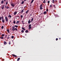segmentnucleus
Masks as SVG:
<instances>
[{
	"instance_id": "51",
	"label": "nucleus",
	"mask_w": 61,
	"mask_h": 61,
	"mask_svg": "<svg viewBox=\"0 0 61 61\" xmlns=\"http://www.w3.org/2000/svg\"><path fill=\"white\" fill-rule=\"evenodd\" d=\"M5 1H6V0H4V1H3L4 2H4H5Z\"/></svg>"
},
{
	"instance_id": "63",
	"label": "nucleus",
	"mask_w": 61,
	"mask_h": 61,
	"mask_svg": "<svg viewBox=\"0 0 61 61\" xmlns=\"http://www.w3.org/2000/svg\"><path fill=\"white\" fill-rule=\"evenodd\" d=\"M31 4H30V6H31Z\"/></svg>"
},
{
	"instance_id": "39",
	"label": "nucleus",
	"mask_w": 61,
	"mask_h": 61,
	"mask_svg": "<svg viewBox=\"0 0 61 61\" xmlns=\"http://www.w3.org/2000/svg\"><path fill=\"white\" fill-rule=\"evenodd\" d=\"M50 3V1H48V4H49V3Z\"/></svg>"
},
{
	"instance_id": "18",
	"label": "nucleus",
	"mask_w": 61,
	"mask_h": 61,
	"mask_svg": "<svg viewBox=\"0 0 61 61\" xmlns=\"http://www.w3.org/2000/svg\"><path fill=\"white\" fill-rule=\"evenodd\" d=\"M2 21L3 23L5 22V21L4 20V19H3V20H2Z\"/></svg>"
},
{
	"instance_id": "41",
	"label": "nucleus",
	"mask_w": 61,
	"mask_h": 61,
	"mask_svg": "<svg viewBox=\"0 0 61 61\" xmlns=\"http://www.w3.org/2000/svg\"><path fill=\"white\" fill-rule=\"evenodd\" d=\"M1 18L2 19V20H3V19H3V16H2V17H1Z\"/></svg>"
},
{
	"instance_id": "14",
	"label": "nucleus",
	"mask_w": 61,
	"mask_h": 61,
	"mask_svg": "<svg viewBox=\"0 0 61 61\" xmlns=\"http://www.w3.org/2000/svg\"><path fill=\"white\" fill-rule=\"evenodd\" d=\"M20 22L19 21H17V22H16V24H18V23H19Z\"/></svg>"
},
{
	"instance_id": "6",
	"label": "nucleus",
	"mask_w": 61,
	"mask_h": 61,
	"mask_svg": "<svg viewBox=\"0 0 61 61\" xmlns=\"http://www.w3.org/2000/svg\"><path fill=\"white\" fill-rule=\"evenodd\" d=\"M31 22V20H30V19L28 21V24H30Z\"/></svg>"
},
{
	"instance_id": "21",
	"label": "nucleus",
	"mask_w": 61,
	"mask_h": 61,
	"mask_svg": "<svg viewBox=\"0 0 61 61\" xmlns=\"http://www.w3.org/2000/svg\"><path fill=\"white\" fill-rule=\"evenodd\" d=\"M34 0H32V1H31V3H30V4H32V3H33V2L34 1Z\"/></svg>"
},
{
	"instance_id": "2",
	"label": "nucleus",
	"mask_w": 61,
	"mask_h": 61,
	"mask_svg": "<svg viewBox=\"0 0 61 61\" xmlns=\"http://www.w3.org/2000/svg\"><path fill=\"white\" fill-rule=\"evenodd\" d=\"M29 29H31L32 28V27H31V24H30L29 26Z\"/></svg>"
},
{
	"instance_id": "19",
	"label": "nucleus",
	"mask_w": 61,
	"mask_h": 61,
	"mask_svg": "<svg viewBox=\"0 0 61 61\" xmlns=\"http://www.w3.org/2000/svg\"><path fill=\"white\" fill-rule=\"evenodd\" d=\"M20 17L22 19V18H23V16L22 15H20Z\"/></svg>"
},
{
	"instance_id": "56",
	"label": "nucleus",
	"mask_w": 61,
	"mask_h": 61,
	"mask_svg": "<svg viewBox=\"0 0 61 61\" xmlns=\"http://www.w3.org/2000/svg\"><path fill=\"white\" fill-rule=\"evenodd\" d=\"M10 22H11V23H12V22L11 21V20H10Z\"/></svg>"
},
{
	"instance_id": "36",
	"label": "nucleus",
	"mask_w": 61,
	"mask_h": 61,
	"mask_svg": "<svg viewBox=\"0 0 61 61\" xmlns=\"http://www.w3.org/2000/svg\"><path fill=\"white\" fill-rule=\"evenodd\" d=\"M1 28L2 29H3L4 28V26H2Z\"/></svg>"
},
{
	"instance_id": "55",
	"label": "nucleus",
	"mask_w": 61,
	"mask_h": 61,
	"mask_svg": "<svg viewBox=\"0 0 61 61\" xmlns=\"http://www.w3.org/2000/svg\"><path fill=\"white\" fill-rule=\"evenodd\" d=\"M6 5H5V8H6Z\"/></svg>"
},
{
	"instance_id": "26",
	"label": "nucleus",
	"mask_w": 61,
	"mask_h": 61,
	"mask_svg": "<svg viewBox=\"0 0 61 61\" xmlns=\"http://www.w3.org/2000/svg\"><path fill=\"white\" fill-rule=\"evenodd\" d=\"M15 27H16V28H17V27H18V26L17 25H15Z\"/></svg>"
},
{
	"instance_id": "44",
	"label": "nucleus",
	"mask_w": 61,
	"mask_h": 61,
	"mask_svg": "<svg viewBox=\"0 0 61 61\" xmlns=\"http://www.w3.org/2000/svg\"><path fill=\"white\" fill-rule=\"evenodd\" d=\"M16 17H19V15L17 16H16Z\"/></svg>"
},
{
	"instance_id": "38",
	"label": "nucleus",
	"mask_w": 61,
	"mask_h": 61,
	"mask_svg": "<svg viewBox=\"0 0 61 61\" xmlns=\"http://www.w3.org/2000/svg\"><path fill=\"white\" fill-rule=\"evenodd\" d=\"M7 35H5V36L6 38L7 37Z\"/></svg>"
},
{
	"instance_id": "33",
	"label": "nucleus",
	"mask_w": 61,
	"mask_h": 61,
	"mask_svg": "<svg viewBox=\"0 0 61 61\" xmlns=\"http://www.w3.org/2000/svg\"><path fill=\"white\" fill-rule=\"evenodd\" d=\"M54 2H55V0H52L53 3H54Z\"/></svg>"
},
{
	"instance_id": "62",
	"label": "nucleus",
	"mask_w": 61,
	"mask_h": 61,
	"mask_svg": "<svg viewBox=\"0 0 61 61\" xmlns=\"http://www.w3.org/2000/svg\"><path fill=\"white\" fill-rule=\"evenodd\" d=\"M56 2L57 1V0H55Z\"/></svg>"
},
{
	"instance_id": "60",
	"label": "nucleus",
	"mask_w": 61,
	"mask_h": 61,
	"mask_svg": "<svg viewBox=\"0 0 61 61\" xmlns=\"http://www.w3.org/2000/svg\"><path fill=\"white\" fill-rule=\"evenodd\" d=\"M44 0L45 2H46V0Z\"/></svg>"
},
{
	"instance_id": "28",
	"label": "nucleus",
	"mask_w": 61,
	"mask_h": 61,
	"mask_svg": "<svg viewBox=\"0 0 61 61\" xmlns=\"http://www.w3.org/2000/svg\"><path fill=\"white\" fill-rule=\"evenodd\" d=\"M14 36H11V38H12V39L14 38Z\"/></svg>"
},
{
	"instance_id": "8",
	"label": "nucleus",
	"mask_w": 61,
	"mask_h": 61,
	"mask_svg": "<svg viewBox=\"0 0 61 61\" xmlns=\"http://www.w3.org/2000/svg\"><path fill=\"white\" fill-rule=\"evenodd\" d=\"M16 14H17V12L15 11L14 13V15H15Z\"/></svg>"
},
{
	"instance_id": "4",
	"label": "nucleus",
	"mask_w": 61,
	"mask_h": 61,
	"mask_svg": "<svg viewBox=\"0 0 61 61\" xmlns=\"http://www.w3.org/2000/svg\"><path fill=\"white\" fill-rule=\"evenodd\" d=\"M29 10H27L26 12V13L27 14L29 13Z\"/></svg>"
},
{
	"instance_id": "52",
	"label": "nucleus",
	"mask_w": 61,
	"mask_h": 61,
	"mask_svg": "<svg viewBox=\"0 0 61 61\" xmlns=\"http://www.w3.org/2000/svg\"><path fill=\"white\" fill-rule=\"evenodd\" d=\"M30 15L31 16H32V14H30Z\"/></svg>"
},
{
	"instance_id": "11",
	"label": "nucleus",
	"mask_w": 61,
	"mask_h": 61,
	"mask_svg": "<svg viewBox=\"0 0 61 61\" xmlns=\"http://www.w3.org/2000/svg\"><path fill=\"white\" fill-rule=\"evenodd\" d=\"M4 3V1L3 0H2L1 1V3L2 4H3Z\"/></svg>"
},
{
	"instance_id": "9",
	"label": "nucleus",
	"mask_w": 61,
	"mask_h": 61,
	"mask_svg": "<svg viewBox=\"0 0 61 61\" xmlns=\"http://www.w3.org/2000/svg\"><path fill=\"white\" fill-rule=\"evenodd\" d=\"M4 45H6V44H7V43L6 41H4Z\"/></svg>"
},
{
	"instance_id": "37",
	"label": "nucleus",
	"mask_w": 61,
	"mask_h": 61,
	"mask_svg": "<svg viewBox=\"0 0 61 61\" xmlns=\"http://www.w3.org/2000/svg\"><path fill=\"white\" fill-rule=\"evenodd\" d=\"M7 39H9V36H8V37H7Z\"/></svg>"
},
{
	"instance_id": "40",
	"label": "nucleus",
	"mask_w": 61,
	"mask_h": 61,
	"mask_svg": "<svg viewBox=\"0 0 61 61\" xmlns=\"http://www.w3.org/2000/svg\"><path fill=\"white\" fill-rule=\"evenodd\" d=\"M15 30V28L13 30H12L13 31H14Z\"/></svg>"
},
{
	"instance_id": "48",
	"label": "nucleus",
	"mask_w": 61,
	"mask_h": 61,
	"mask_svg": "<svg viewBox=\"0 0 61 61\" xmlns=\"http://www.w3.org/2000/svg\"><path fill=\"white\" fill-rule=\"evenodd\" d=\"M15 30H16V31H17V29L16 28H15Z\"/></svg>"
},
{
	"instance_id": "17",
	"label": "nucleus",
	"mask_w": 61,
	"mask_h": 61,
	"mask_svg": "<svg viewBox=\"0 0 61 61\" xmlns=\"http://www.w3.org/2000/svg\"><path fill=\"white\" fill-rule=\"evenodd\" d=\"M7 32L8 33H10V32H9V30H7Z\"/></svg>"
},
{
	"instance_id": "32",
	"label": "nucleus",
	"mask_w": 61,
	"mask_h": 61,
	"mask_svg": "<svg viewBox=\"0 0 61 61\" xmlns=\"http://www.w3.org/2000/svg\"><path fill=\"white\" fill-rule=\"evenodd\" d=\"M15 20H14V21H13V23L14 24H15Z\"/></svg>"
},
{
	"instance_id": "22",
	"label": "nucleus",
	"mask_w": 61,
	"mask_h": 61,
	"mask_svg": "<svg viewBox=\"0 0 61 61\" xmlns=\"http://www.w3.org/2000/svg\"><path fill=\"white\" fill-rule=\"evenodd\" d=\"M24 1H23L21 3L22 5H23V4H24Z\"/></svg>"
},
{
	"instance_id": "49",
	"label": "nucleus",
	"mask_w": 61,
	"mask_h": 61,
	"mask_svg": "<svg viewBox=\"0 0 61 61\" xmlns=\"http://www.w3.org/2000/svg\"><path fill=\"white\" fill-rule=\"evenodd\" d=\"M43 3H46V2L45 1H43Z\"/></svg>"
},
{
	"instance_id": "25",
	"label": "nucleus",
	"mask_w": 61,
	"mask_h": 61,
	"mask_svg": "<svg viewBox=\"0 0 61 61\" xmlns=\"http://www.w3.org/2000/svg\"><path fill=\"white\" fill-rule=\"evenodd\" d=\"M28 31L27 30L25 31V32L26 33H28Z\"/></svg>"
},
{
	"instance_id": "7",
	"label": "nucleus",
	"mask_w": 61,
	"mask_h": 61,
	"mask_svg": "<svg viewBox=\"0 0 61 61\" xmlns=\"http://www.w3.org/2000/svg\"><path fill=\"white\" fill-rule=\"evenodd\" d=\"M33 20H34V18H32L31 19V23H32V22H33Z\"/></svg>"
},
{
	"instance_id": "46",
	"label": "nucleus",
	"mask_w": 61,
	"mask_h": 61,
	"mask_svg": "<svg viewBox=\"0 0 61 61\" xmlns=\"http://www.w3.org/2000/svg\"><path fill=\"white\" fill-rule=\"evenodd\" d=\"M22 24H24V23H23V22H24V21H22Z\"/></svg>"
},
{
	"instance_id": "50",
	"label": "nucleus",
	"mask_w": 61,
	"mask_h": 61,
	"mask_svg": "<svg viewBox=\"0 0 61 61\" xmlns=\"http://www.w3.org/2000/svg\"><path fill=\"white\" fill-rule=\"evenodd\" d=\"M0 20H2V18H1L0 17Z\"/></svg>"
},
{
	"instance_id": "58",
	"label": "nucleus",
	"mask_w": 61,
	"mask_h": 61,
	"mask_svg": "<svg viewBox=\"0 0 61 61\" xmlns=\"http://www.w3.org/2000/svg\"><path fill=\"white\" fill-rule=\"evenodd\" d=\"M21 9H23V7H21Z\"/></svg>"
},
{
	"instance_id": "30",
	"label": "nucleus",
	"mask_w": 61,
	"mask_h": 61,
	"mask_svg": "<svg viewBox=\"0 0 61 61\" xmlns=\"http://www.w3.org/2000/svg\"><path fill=\"white\" fill-rule=\"evenodd\" d=\"M9 8V7L8 6H7V7H6V8L7 9H8V8Z\"/></svg>"
},
{
	"instance_id": "12",
	"label": "nucleus",
	"mask_w": 61,
	"mask_h": 61,
	"mask_svg": "<svg viewBox=\"0 0 61 61\" xmlns=\"http://www.w3.org/2000/svg\"><path fill=\"white\" fill-rule=\"evenodd\" d=\"M46 13H47V12H46V11H45L43 13V14H44V15H45V14H46Z\"/></svg>"
},
{
	"instance_id": "61",
	"label": "nucleus",
	"mask_w": 61,
	"mask_h": 61,
	"mask_svg": "<svg viewBox=\"0 0 61 61\" xmlns=\"http://www.w3.org/2000/svg\"><path fill=\"white\" fill-rule=\"evenodd\" d=\"M8 36H10V35H9Z\"/></svg>"
},
{
	"instance_id": "29",
	"label": "nucleus",
	"mask_w": 61,
	"mask_h": 61,
	"mask_svg": "<svg viewBox=\"0 0 61 61\" xmlns=\"http://www.w3.org/2000/svg\"><path fill=\"white\" fill-rule=\"evenodd\" d=\"M40 10H42V9H43V8L42 7H40Z\"/></svg>"
},
{
	"instance_id": "23",
	"label": "nucleus",
	"mask_w": 61,
	"mask_h": 61,
	"mask_svg": "<svg viewBox=\"0 0 61 61\" xmlns=\"http://www.w3.org/2000/svg\"><path fill=\"white\" fill-rule=\"evenodd\" d=\"M8 17H10V18H11V15H9L8 16Z\"/></svg>"
},
{
	"instance_id": "1",
	"label": "nucleus",
	"mask_w": 61,
	"mask_h": 61,
	"mask_svg": "<svg viewBox=\"0 0 61 61\" xmlns=\"http://www.w3.org/2000/svg\"><path fill=\"white\" fill-rule=\"evenodd\" d=\"M5 20L6 22H8V18H7V17L6 16H5Z\"/></svg>"
},
{
	"instance_id": "34",
	"label": "nucleus",
	"mask_w": 61,
	"mask_h": 61,
	"mask_svg": "<svg viewBox=\"0 0 61 61\" xmlns=\"http://www.w3.org/2000/svg\"><path fill=\"white\" fill-rule=\"evenodd\" d=\"M6 5H7V4H8V1H7L6 2Z\"/></svg>"
},
{
	"instance_id": "27",
	"label": "nucleus",
	"mask_w": 61,
	"mask_h": 61,
	"mask_svg": "<svg viewBox=\"0 0 61 61\" xmlns=\"http://www.w3.org/2000/svg\"><path fill=\"white\" fill-rule=\"evenodd\" d=\"M21 32H22V33H24V30H22L21 31Z\"/></svg>"
},
{
	"instance_id": "10",
	"label": "nucleus",
	"mask_w": 61,
	"mask_h": 61,
	"mask_svg": "<svg viewBox=\"0 0 61 61\" xmlns=\"http://www.w3.org/2000/svg\"><path fill=\"white\" fill-rule=\"evenodd\" d=\"M24 12V10L23 9L21 11V13H23Z\"/></svg>"
},
{
	"instance_id": "54",
	"label": "nucleus",
	"mask_w": 61,
	"mask_h": 61,
	"mask_svg": "<svg viewBox=\"0 0 61 61\" xmlns=\"http://www.w3.org/2000/svg\"><path fill=\"white\" fill-rule=\"evenodd\" d=\"M56 6H55V5H53V6L54 7H55Z\"/></svg>"
},
{
	"instance_id": "59",
	"label": "nucleus",
	"mask_w": 61,
	"mask_h": 61,
	"mask_svg": "<svg viewBox=\"0 0 61 61\" xmlns=\"http://www.w3.org/2000/svg\"><path fill=\"white\" fill-rule=\"evenodd\" d=\"M61 39V38H59V39Z\"/></svg>"
},
{
	"instance_id": "24",
	"label": "nucleus",
	"mask_w": 61,
	"mask_h": 61,
	"mask_svg": "<svg viewBox=\"0 0 61 61\" xmlns=\"http://www.w3.org/2000/svg\"><path fill=\"white\" fill-rule=\"evenodd\" d=\"M0 38L1 39H4V37L2 36L0 37Z\"/></svg>"
},
{
	"instance_id": "20",
	"label": "nucleus",
	"mask_w": 61,
	"mask_h": 61,
	"mask_svg": "<svg viewBox=\"0 0 61 61\" xmlns=\"http://www.w3.org/2000/svg\"><path fill=\"white\" fill-rule=\"evenodd\" d=\"M19 60H20V58H19L17 59V61H19Z\"/></svg>"
},
{
	"instance_id": "15",
	"label": "nucleus",
	"mask_w": 61,
	"mask_h": 61,
	"mask_svg": "<svg viewBox=\"0 0 61 61\" xmlns=\"http://www.w3.org/2000/svg\"><path fill=\"white\" fill-rule=\"evenodd\" d=\"M22 29H23V30H25V29L24 28H23V27H22Z\"/></svg>"
},
{
	"instance_id": "57",
	"label": "nucleus",
	"mask_w": 61,
	"mask_h": 61,
	"mask_svg": "<svg viewBox=\"0 0 61 61\" xmlns=\"http://www.w3.org/2000/svg\"><path fill=\"white\" fill-rule=\"evenodd\" d=\"M25 7H26V6H25V7H24V8H25Z\"/></svg>"
},
{
	"instance_id": "45",
	"label": "nucleus",
	"mask_w": 61,
	"mask_h": 61,
	"mask_svg": "<svg viewBox=\"0 0 61 61\" xmlns=\"http://www.w3.org/2000/svg\"><path fill=\"white\" fill-rule=\"evenodd\" d=\"M50 7H52V5H50Z\"/></svg>"
},
{
	"instance_id": "64",
	"label": "nucleus",
	"mask_w": 61,
	"mask_h": 61,
	"mask_svg": "<svg viewBox=\"0 0 61 61\" xmlns=\"http://www.w3.org/2000/svg\"><path fill=\"white\" fill-rule=\"evenodd\" d=\"M0 35H1V33H0Z\"/></svg>"
},
{
	"instance_id": "3",
	"label": "nucleus",
	"mask_w": 61,
	"mask_h": 61,
	"mask_svg": "<svg viewBox=\"0 0 61 61\" xmlns=\"http://www.w3.org/2000/svg\"><path fill=\"white\" fill-rule=\"evenodd\" d=\"M4 5H2V6H1V9H4Z\"/></svg>"
},
{
	"instance_id": "13",
	"label": "nucleus",
	"mask_w": 61,
	"mask_h": 61,
	"mask_svg": "<svg viewBox=\"0 0 61 61\" xmlns=\"http://www.w3.org/2000/svg\"><path fill=\"white\" fill-rule=\"evenodd\" d=\"M11 6H12V7H14V5L13 4H11Z\"/></svg>"
},
{
	"instance_id": "53",
	"label": "nucleus",
	"mask_w": 61,
	"mask_h": 61,
	"mask_svg": "<svg viewBox=\"0 0 61 61\" xmlns=\"http://www.w3.org/2000/svg\"><path fill=\"white\" fill-rule=\"evenodd\" d=\"M27 0H24V2H25V1H26Z\"/></svg>"
},
{
	"instance_id": "16",
	"label": "nucleus",
	"mask_w": 61,
	"mask_h": 61,
	"mask_svg": "<svg viewBox=\"0 0 61 61\" xmlns=\"http://www.w3.org/2000/svg\"><path fill=\"white\" fill-rule=\"evenodd\" d=\"M15 26H13L12 27V30H13L15 28Z\"/></svg>"
},
{
	"instance_id": "31",
	"label": "nucleus",
	"mask_w": 61,
	"mask_h": 61,
	"mask_svg": "<svg viewBox=\"0 0 61 61\" xmlns=\"http://www.w3.org/2000/svg\"><path fill=\"white\" fill-rule=\"evenodd\" d=\"M1 36H5V35L2 34V35Z\"/></svg>"
},
{
	"instance_id": "42",
	"label": "nucleus",
	"mask_w": 61,
	"mask_h": 61,
	"mask_svg": "<svg viewBox=\"0 0 61 61\" xmlns=\"http://www.w3.org/2000/svg\"><path fill=\"white\" fill-rule=\"evenodd\" d=\"M9 45H11V43H10V42L9 43Z\"/></svg>"
},
{
	"instance_id": "43",
	"label": "nucleus",
	"mask_w": 61,
	"mask_h": 61,
	"mask_svg": "<svg viewBox=\"0 0 61 61\" xmlns=\"http://www.w3.org/2000/svg\"><path fill=\"white\" fill-rule=\"evenodd\" d=\"M56 41H57V40H58V38H56Z\"/></svg>"
},
{
	"instance_id": "47",
	"label": "nucleus",
	"mask_w": 61,
	"mask_h": 61,
	"mask_svg": "<svg viewBox=\"0 0 61 61\" xmlns=\"http://www.w3.org/2000/svg\"><path fill=\"white\" fill-rule=\"evenodd\" d=\"M46 11L48 12V9H46Z\"/></svg>"
},
{
	"instance_id": "5",
	"label": "nucleus",
	"mask_w": 61,
	"mask_h": 61,
	"mask_svg": "<svg viewBox=\"0 0 61 61\" xmlns=\"http://www.w3.org/2000/svg\"><path fill=\"white\" fill-rule=\"evenodd\" d=\"M12 55L13 56H14V57H17V56L14 55V54H12Z\"/></svg>"
},
{
	"instance_id": "35",
	"label": "nucleus",
	"mask_w": 61,
	"mask_h": 61,
	"mask_svg": "<svg viewBox=\"0 0 61 61\" xmlns=\"http://www.w3.org/2000/svg\"><path fill=\"white\" fill-rule=\"evenodd\" d=\"M42 5H43V4H41V5H40V7H42Z\"/></svg>"
}]
</instances>
